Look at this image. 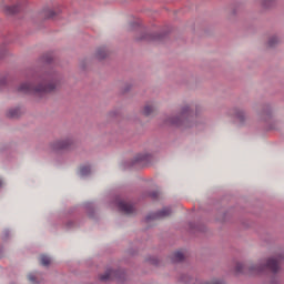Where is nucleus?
Wrapping results in <instances>:
<instances>
[{
  "mask_svg": "<svg viewBox=\"0 0 284 284\" xmlns=\"http://www.w3.org/2000/svg\"><path fill=\"white\" fill-rule=\"evenodd\" d=\"M90 174H92V168L90 165H84L80 168L81 176H90Z\"/></svg>",
  "mask_w": 284,
  "mask_h": 284,
  "instance_id": "20",
  "label": "nucleus"
},
{
  "mask_svg": "<svg viewBox=\"0 0 284 284\" xmlns=\"http://www.w3.org/2000/svg\"><path fill=\"white\" fill-rule=\"evenodd\" d=\"M118 207L124 214H134V206L125 201L118 202Z\"/></svg>",
  "mask_w": 284,
  "mask_h": 284,
  "instance_id": "9",
  "label": "nucleus"
},
{
  "mask_svg": "<svg viewBox=\"0 0 284 284\" xmlns=\"http://www.w3.org/2000/svg\"><path fill=\"white\" fill-rule=\"evenodd\" d=\"M170 214H172V209L165 207L156 213H150L149 215H146L145 220L148 223H150V221H158V219H168Z\"/></svg>",
  "mask_w": 284,
  "mask_h": 284,
  "instance_id": "6",
  "label": "nucleus"
},
{
  "mask_svg": "<svg viewBox=\"0 0 284 284\" xmlns=\"http://www.w3.org/2000/svg\"><path fill=\"white\" fill-rule=\"evenodd\" d=\"M171 261L172 263H183V261H185V255L183 252L178 251L171 255Z\"/></svg>",
  "mask_w": 284,
  "mask_h": 284,
  "instance_id": "14",
  "label": "nucleus"
},
{
  "mask_svg": "<svg viewBox=\"0 0 284 284\" xmlns=\"http://www.w3.org/2000/svg\"><path fill=\"white\" fill-rule=\"evenodd\" d=\"M194 113V104L184 103L180 106L178 114H170L163 118L165 125H174L189 130L190 128L201 129L203 121L192 122V114Z\"/></svg>",
  "mask_w": 284,
  "mask_h": 284,
  "instance_id": "2",
  "label": "nucleus"
},
{
  "mask_svg": "<svg viewBox=\"0 0 284 284\" xmlns=\"http://www.w3.org/2000/svg\"><path fill=\"white\" fill-rule=\"evenodd\" d=\"M283 39L278 34H271L267 39V45L268 48H276V45H280L282 43Z\"/></svg>",
  "mask_w": 284,
  "mask_h": 284,
  "instance_id": "10",
  "label": "nucleus"
},
{
  "mask_svg": "<svg viewBox=\"0 0 284 284\" xmlns=\"http://www.w3.org/2000/svg\"><path fill=\"white\" fill-rule=\"evenodd\" d=\"M140 41H161L160 33H142L139 38Z\"/></svg>",
  "mask_w": 284,
  "mask_h": 284,
  "instance_id": "11",
  "label": "nucleus"
},
{
  "mask_svg": "<svg viewBox=\"0 0 284 284\" xmlns=\"http://www.w3.org/2000/svg\"><path fill=\"white\" fill-rule=\"evenodd\" d=\"M123 271L106 270L104 274L100 275V281L105 283L112 278H123Z\"/></svg>",
  "mask_w": 284,
  "mask_h": 284,
  "instance_id": "7",
  "label": "nucleus"
},
{
  "mask_svg": "<svg viewBox=\"0 0 284 284\" xmlns=\"http://www.w3.org/2000/svg\"><path fill=\"white\" fill-rule=\"evenodd\" d=\"M154 112H156V105L152 103L145 104L142 110V113L144 114V116H151V114H154Z\"/></svg>",
  "mask_w": 284,
  "mask_h": 284,
  "instance_id": "12",
  "label": "nucleus"
},
{
  "mask_svg": "<svg viewBox=\"0 0 284 284\" xmlns=\"http://www.w3.org/2000/svg\"><path fill=\"white\" fill-rule=\"evenodd\" d=\"M158 196H159V192H152V193H151V197H152V199H156Z\"/></svg>",
  "mask_w": 284,
  "mask_h": 284,
  "instance_id": "27",
  "label": "nucleus"
},
{
  "mask_svg": "<svg viewBox=\"0 0 284 284\" xmlns=\"http://www.w3.org/2000/svg\"><path fill=\"white\" fill-rule=\"evenodd\" d=\"M28 280L30 281V283H33V284L39 283V282L37 281V276H36L34 274H32V273H30V274L28 275Z\"/></svg>",
  "mask_w": 284,
  "mask_h": 284,
  "instance_id": "23",
  "label": "nucleus"
},
{
  "mask_svg": "<svg viewBox=\"0 0 284 284\" xmlns=\"http://www.w3.org/2000/svg\"><path fill=\"white\" fill-rule=\"evenodd\" d=\"M6 54H8V49L6 48L0 49V59H3Z\"/></svg>",
  "mask_w": 284,
  "mask_h": 284,
  "instance_id": "25",
  "label": "nucleus"
},
{
  "mask_svg": "<svg viewBox=\"0 0 284 284\" xmlns=\"http://www.w3.org/2000/svg\"><path fill=\"white\" fill-rule=\"evenodd\" d=\"M260 3L264 10H270V8L276 6V0H260Z\"/></svg>",
  "mask_w": 284,
  "mask_h": 284,
  "instance_id": "17",
  "label": "nucleus"
},
{
  "mask_svg": "<svg viewBox=\"0 0 284 284\" xmlns=\"http://www.w3.org/2000/svg\"><path fill=\"white\" fill-rule=\"evenodd\" d=\"M3 12L4 14H17V12H19V4L4 6Z\"/></svg>",
  "mask_w": 284,
  "mask_h": 284,
  "instance_id": "15",
  "label": "nucleus"
},
{
  "mask_svg": "<svg viewBox=\"0 0 284 284\" xmlns=\"http://www.w3.org/2000/svg\"><path fill=\"white\" fill-rule=\"evenodd\" d=\"M180 281L181 283H184V284H192L194 283V276L190 274H183L180 276Z\"/></svg>",
  "mask_w": 284,
  "mask_h": 284,
  "instance_id": "19",
  "label": "nucleus"
},
{
  "mask_svg": "<svg viewBox=\"0 0 284 284\" xmlns=\"http://www.w3.org/2000/svg\"><path fill=\"white\" fill-rule=\"evenodd\" d=\"M202 284H225V282L221 278H213L209 281L202 282Z\"/></svg>",
  "mask_w": 284,
  "mask_h": 284,
  "instance_id": "21",
  "label": "nucleus"
},
{
  "mask_svg": "<svg viewBox=\"0 0 284 284\" xmlns=\"http://www.w3.org/2000/svg\"><path fill=\"white\" fill-rule=\"evenodd\" d=\"M42 17L44 19H54V17H57V12H54L52 9H44L42 11Z\"/></svg>",
  "mask_w": 284,
  "mask_h": 284,
  "instance_id": "18",
  "label": "nucleus"
},
{
  "mask_svg": "<svg viewBox=\"0 0 284 284\" xmlns=\"http://www.w3.org/2000/svg\"><path fill=\"white\" fill-rule=\"evenodd\" d=\"M274 114V109L270 104H265L261 112L258 113V116L261 121H270L272 119V115Z\"/></svg>",
  "mask_w": 284,
  "mask_h": 284,
  "instance_id": "8",
  "label": "nucleus"
},
{
  "mask_svg": "<svg viewBox=\"0 0 284 284\" xmlns=\"http://www.w3.org/2000/svg\"><path fill=\"white\" fill-rule=\"evenodd\" d=\"M108 54H109L108 49L99 48L95 52V59H98V61H103V59H105Z\"/></svg>",
  "mask_w": 284,
  "mask_h": 284,
  "instance_id": "16",
  "label": "nucleus"
},
{
  "mask_svg": "<svg viewBox=\"0 0 284 284\" xmlns=\"http://www.w3.org/2000/svg\"><path fill=\"white\" fill-rule=\"evenodd\" d=\"M8 119H19L21 116V109L20 108H11L7 111Z\"/></svg>",
  "mask_w": 284,
  "mask_h": 284,
  "instance_id": "13",
  "label": "nucleus"
},
{
  "mask_svg": "<svg viewBox=\"0 0 284 284\" xmlns=\"http://www.w3.org/2000/svg\"><path fill=\"white\" fill-rule=\"evenodd\" d=\"M8 83V80L6 78H1L0 79V90L6 87V84Z\"/></svg>",
  "mask_w": 284,
  "mask_h": 284,
  "instance_id": "26",
  "label": "nucleus"
},
{
  "mask_svg": "<svg viewBox=\"0 0 284 284\" xmlns=\"http://www.w3.org/2000/svg\"><path fill=\"white\" fill-rule=\"evenodd\" d=\"M63 83V77L53 70L45 71L34 81H24L18 87V92L23 94H33L34 97L43 98L50 92H54L57 88Z\"/></svg>",
  "mask_w": 284,
  "mask_h": 284,
  "instance_id": "1",
  "label": "nucleus"
},
{
  "mask_svg": "<svg viewBox=\"0 0 284 284\" xmlns=\"http://www.w3.org/2000/svg\"><path fill=\"white\" fill-rule=\"evenodd\" d=\"M40 263L41 265H44V267H48V265H50V258L47 255H42L40 257Z\"/></svg>",
  "mask_w": 284,
  "mask_h": 284,
  "instance_id": "22",
  "label": "nucleus"
},
{
  "mask_svg": "<svg viewBox=\"0 0 284 284\" xmlns=\"http://www.w3.org/2000/svg\"><path fill=\"white\" fill-rule=\"evenodd\" d=\"M148 159H150L149 154H142L140 156L136 158V161H148Z\"/></svg>",
  "mask_w": 284,
  "mask_h": 284,
  "instance_id": "24",
  "label": "nucleus"
},
{
  "mask_svg": "<svg viewBox=\"0 0 284 284\" xmlns=\"http://www.w3.org/2000/svg\"><path fill=\"white\" fill-rule=\"evenodd\" d=\"M74 145V139L72 136L62 138L50 143V150L52 152H61L63 150H70Z\"/></svg>",
  "mask_w": 284,
  "mask_h": 284,
  "instance_id": "4",
  "label": "nucleus"
},
{
  "mask_svg": "<svg viewBox=\"0 0 284 284\" xmlns=\"http://www.w3.org/2000/svg\"><path fill=\"white\" fill-rule=\"evenodd\" d=\"M1 185H3V181L0 179V187H1Z\"/></svg>",
  "mask_w": 284,
  "mask_h": 284,
  "instance_id": "28",
  "label": "nucleus"
},
{
  "mask_svg": "<svg viewBox=\"0 0 284 284\" xmlns=\"http://www.w3.org/2000/svg\"><path fill=\"white\" fill-rule=\"evenodd\" d=\"M232 114L240 125H245V123H247V113L244 111L243 108H233Z\"/></svg>",
  "mask_w": 284,
  "mask_h": 284,
  "instance_id": "5",
  "label": "nucleus"
},
{
  "mask_svg": "<svg viewBox=\"0 0 284 284\" xmlns=\"http://www.w3.org/2000/svg\"><path fill=\"white\" fill-rule=\"evenodd\" d=\"M281 261H283V256L277 255L266 260H261L257 263H248L246 265L237 263L235 270L236 272H246V274H251V276L263 274V272H267V270L273 274H276L281 270Z\"/></svg>",
  "mask_w": 284,
  "mask_h": 284,
  "instance_id": "3",
  "label": "nucleus"
}]
</instances>
